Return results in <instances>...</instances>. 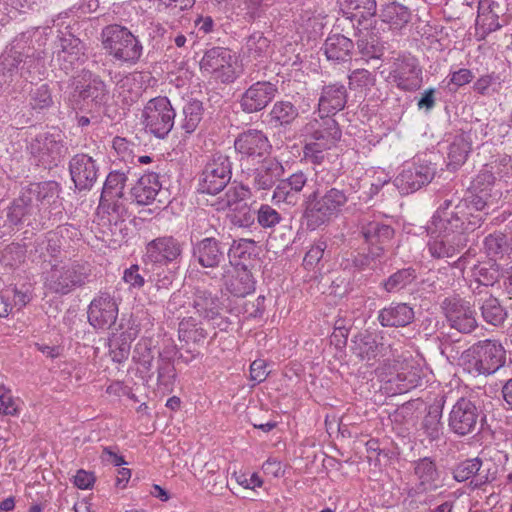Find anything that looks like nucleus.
Instances as JSON below:
<instances>
[{
    "label": "nucleus",
    "mask_w": 512,
    "mask_h": 512,
    "mask_svg": "<svg viewBox=\"0 0 512 512\" xmlns=\"http://www.w3.org/2000/svg\"><path fill=\"white\" fill-rule=\"evenodd\" d=\"M59 192V184L55 181L31 183L22 188L19 196L7 208V222L10 226H26L32 230L42 229L44 222L40 205L54 202Z\"/></svg>",
    "instance_id": "1"
},
{
    "label": "nucleus",
    "mask_w": 512,
    "mask_h": 512,
    "mask_svg": "<svg viewBox=\"0 0 512 512\" xmlns=\"http://www.w3.org/2000/svg\"><path fill=\"white\" fill-rule=\"evenodd\" d=\"M354 187H317L305 196L303 218L309 230H316L342 214L354 198Z\"/></svg>",
    "instance_id": "2"
},
{
    "label": "nucleus",
    "mask_w": 512,
    "mask_h": 512,
    "mask_svg": "<svg viewBox=\"0 0 512 512\" xmlns=\"http://www.w3.org/2000/svg\"><path fill=\"white\" fill-rule=\"evenodd\" d=\"M465 203H455L453 199H445L432 216L429 233L442 236H466L482 225L478 216L466 214Z\"/></svg>",
    "instance_id": "3"
},
{
    "label": "nucleus",
    "mask_w": 512,
    "mask_h": 512,
    "mask_svg": "<svg viewBox=\"0 0 512 512\" xmlns=\"http://www.w3.org/2000/svg\"><path fill=\"white\" fill-rule=\"evenodd\" d=\"M101 41L104 50L116 61L135 64L142 55L143 47L140 41L124 26H105L101 32Z\"/></svg>",
    "instance_id": "4"
},
{
    "label": "nucleus",
    "mask_w": 512,
    "mask_h": 512,
    "mask_svg": "<svg viewBox=\"0 0 512 512\" xmlns=\"http://www.w3.org/2000/svg\"><path fill=\"white\" fill-rule=\"evenodd\" d=\"M89 270L84 264L59 262L43 273L44 288L50 293L67 295L85 284Z\"/></svg>",
    "instance_id": "5"
},
{
    "label": "nucleus",
    "mask_w": 512,
    "mask_h": 512,
    "mask_svg": "<svg viewBox=\"0 0 512 512\" xmlns=\"http://www.w3.org/2000/svg\"><path fill=\"white\" fill-rule=\"evenodd\" d=\"M72 92L70 100L79 104L80 102H91L94 107H102L109 100V89L105 81L89 69H82L81 72L71 79Z\"/></svg>",
    "instance_id": "6"
},
{
    "label": "nucleus",
    "mask_w": 512,
    "mask_h": 512,
    "mask_svg": "<svg viewBox=\"0 0 512 512\" xmlns=\"http://www.w3.org/2000/svg\"><path fill=\"white\" fill-rule=\"evenodd\" d=\"M29 150L38 165L46 169L57 167L68 153L65 136L61 131L38 134L29 145Z\"/></svg>",
    "instance_id": "7"
},
{
    "label": "nucleus",
    "mask_w": 512,
    "mask_h": 512,
    "mask_svg": "<svg viewBox=\"0 0 512 512\" xmlns=\"http://www.w3.org/2000/svg\"><path fill=\"white\" fill-rule=\"evenodd\" d=\"M145 128L159 139H164L173 129L176 111L167 97L150 99L142 113Z\"/></svg>",
    "instance_id": "8"
},
{
    "label": "nucleus",
    "mask_w": 512,
    "mask_h": 512,
    "mask_svg": "<svg viewBox=\"0 0 512 512\" xmlns=\"http://www.w3.org/2000/svg\"><path fill=\"white\" fill-rule=\"evenodd\" d=\"M484 419L482 410L474 401L461 397L449 412L448 427L451 432L462 437L479 432Z\"/></svg>",
    "instance_id": "9"
},
{
    "label": "nucleus",
    "mask_w": 512,
    "mask_h": 512,
    "mask_svg": "<svg viewBox=\"0 0 512 512\" xmlns=\"http://www.w3.org/2000/svg\"><path fill=\"white\" fill-rule=\"evenodd\" d=\"M232 162L227 155L214 154L205 164L200 177L198 191L216 195L230 183Z\"/></svg>",
    "instance_id": "10"
},
{
    "label": "nucleus",
    "mask_w": 512,
    "mask_h": 512,
    "mask_svg": "<svg viewBox=\"0 0 512 512\" xmlns=\"http://www.w3.org/2000/svg\"><path fill=\"white\" fill-rule=\"evenodd\" d=\"M465 353L467 357H472L473 368L478 374L491 375L505 364V350L496 340L479 341Z\"/></svg>",
    "instance_id": "11"
},
{
    "label": "nucleus",
    "mask_w": 512,
    "mask_h": 512,
    "mask_svg": "<svg viewBox=\"0 0 512 512\" xmlns=\"http://www.w3.org/2000/svg\"><path fill=\"white\" fill-rule=\"evenodd\" d=\"M234 57L231 51L224 47H213L205 51L200 70L209 74L222 83H232L236 79Z\"/></svg>",
    "instance_id": "12"
},
{
    "label": "nucleus",
    "mask_w": 512,
    "mask_h": 512,
    "mask_svg": "<svg viewBox=\"0 0 512 512\" xmlns=\"http://www.w3.org/2000/svg\"><path fill=\"white\" fill-rule=\"evenodd\" d=\"M234 148L243 166L245 161H261L262 158L267 157L272 145L262 130L248 129L235 138Z\"/></svg>",
    "instance_id": "13"
},
{
    "label": "nucleus",
    "mask_w": 512,
    "mask_h": 512,
    "mask_svg": "<svg viewBox=\"0 0 512 512\" xmlns=\"http://www.w3.org/2000/svg\"><path fill=\"white\" fill-rule=\"evenodd\" d=\"M194 233L191 234L192 257L203 268H218L225 262L227 245L214 236H206L194 241Z\"/></svg>",
    "instance_id": "14"
},
{
    "label": "nucleus",
    "mask_w": 512,
    "mask_h": 512,
    "mask_svg": "<svg viewBox=\"0 0 512 512\" xmlns=\"http://www.w3.org/2000/svg\"><path fill=\"white\" fill-rule=\"evenodd\" d=\"M190 305L194 308L195 313L204 320L212 322L221 330L227 328L228 322L222 316L223 304L216 294L205 288L196 287Z\"/></svg>",
    "instance_id": "15"
},
{
    "label": "nucleus",
    "mask_w": 512,
    "mask_h": 512,
    "mask_svg": "<svg viewBox=\"0 0 512 512\" xmlns=\"http://www.w3.org/2000/svg\"><path fill=\"white\" fill-rule=\"evenodd\" d=\"M422 70L417 59L410 55H400L394 59L389 78L404 91H414L420 87Z\"/></svg>",
    "instance_id": "16"
},
{
    "label": "nucleus",
    "mask_w": 512,
    "mask_h": 512,
    "mask_svg": "<svg viewBox=\"0 0 512 512\" xmlns=\"http://www.w3.org/2000/svg\"><path fill=\"white\" fill-rule=\"evenodd\" d=\"M278 87L270 81H257L252 83L238 100L244 113L252 114L264 110L276 97Z\"/></svg>",
    "instance_id": "17"
},
{
    "label": "nucleus",
    "mask_w": 512,
    "mask_h": 512,
    "mask_svg": "<svg viewBox=\"0 0 512 512\" xmlns=\"http://www.w3.org/2000/svg\"><path fill=\"white\" fill-rule=\"evenodd\" d=\"M441 308L449 322L450 327L461 333H471L477 327L474 312L469 303L458 296L447 297L443 300Z\"/></svg>",
    "instance_id": "18"
},
{
    "label": "nucleus",
    "mask_w": 512,
    "mask_h": 512,
    "mask_svg": "<svg viewBox=\"0 0 512 512\" xmlns=\"http://www.w3.org/2000/svg\"><path fill=\"white\" fill-rule=\"evenodd\" d=\"M435 167L430 163H412L395 178L394 184L401 194H410L429 184L435 176Z\"/></svg>",
    "instance_id": "19"
},
{
    "label": "nucleus",
    "mask_w": 512,
    "mask_h": 512,
    "mask_svg": "<svg viewBox=\"0 0 512 512\" xmlns=\"http://www.w3.org/2000/svg\"><path fill=\"white\" fill-rule=\"evenodd\" d=\"M305 139L333 147L341 138V129L337 121L329 115L319 113L318 118L309 120L302 129Z\"/></svg>",
    "instance_id": "20"
},
{
    "label": "nucleus",
    "mask_w": 512,
    "mask_h": 512,
    "mask_svg": "<svg viewBox=\"0 0 512 512\" xmlns=\"http://www.w3.org/2000/svg\"><path fill=\"white\" fill-rule=\"evenodd\" d=\"M33 59L26 56L23 60L22 54L12 47L0 57V91H7L18 75L29 80V67Z\"/></svg>",
    "instance_id": "21"
},
{
    "label": "nucleus",
    "mask_w": 512,
    "mask_h": 512,
    "mask_svg": "<svg viewBox=\"0 0 512 512\" xmlns=\"http://www.w3.org/2000/svg\"><path fill=\"white\" fill-rule=\"evenodd\" d=\"M88 321L96 329H110L118 317V305L108 293L94 298L87 311Z\"/></svg>",
    "instance_id": "22"
},
{
    "label": "nucleus",
    "mask_w": 512,
    "mask_h": 512,
    "mask_svg": "<svg viewBox=\"0 0 512 512\" xmlns=\"http://www.w3.org/2000/svg\"><path fill=\"white\" fill-rule=\"evenodd\" d=\"M84 50L82 41L70 33L59 38L56 45V59L66 74L84 63L86 59Z\"/></svg>",
    "instance_id": "23"
},
{
    "label": "nucleus",
    "mask_w": 512,
    "mask_h": 512,
    "mask_svg": "<svg viewBox=\"0 0 512 512\" xmlns=\"http://www.w3.org/2000/svg\"><path fill=\"white\" fill-rule=\"evenodd\" d=\"M98 171L96 160L88 154L78 153L69 161L71 179L80 191L93 187L98 178Z\"/></svg>",
    "instance_id": "24"
},
{
    "label": "nucleus",
    "mask_w": 512,
    "mask_h": 512,
    "mask_svg": "<svg viewBox=\"0 0 512 512\" xmlns=\"http://www.w3.org/2000/svg\"><path fill=\"white\" fill-rule=\"evenodd\" d=\"M183 253L182 243L173 236H162L146 245V260L154 264H168L177 261Z\"/></svg>",
    "instance_id": "25"
},
{
    "label": "nucleus",
    "mask_w": 512,
    "mask_h": 512,
    "mask_svg": "<svg viewBox=\"0 0 512 512\" xmlns=\"http://www.w3.org/2000/svg\"><path fill=\"white\" fill-rule=\"evenodd\" d=\"M473 305L480 311L484 322L492 326H500L507 318V311L500 300L491 291L474 290Z\"/></svg>",
    "instance_id": "26"
},
{
    "label": "nucleus",
    "mask_w": 512,
    "mask_h": 512,
    "mask_svg": "<svg viewBox=\"0 0 512 512\" xmlns=\"http://www.w3.org/2000/svg\"><path fill=\"white\" fill-rule=\"evenodd\" d=\"M260 165L252 171V185L257 190H270L284 174L283 165L272 157L257 161Z\"/></svg>",
    "instance_id": "27"
},
{
    "label": "nucleus",
    "mask_w": 512,
    "mask_h": 512,
    "mask_svg": "<svg viewBox=\"0 0 512 512\" xmlns=\"http://www.w3.org/2000/svg\"><path fill=\"white\" fill-rule=\"evenodd\" d=\"M472 275L473 280L469 284L471 294H474V289L490 291L489 287L494 286L502 277V268L496 260H488L475 265Z\"/></svg>",
    "instance_id": "28"
},
{
    "label": "nucleus",
    "mask_w": 512,
    "mask_h": 512,
    "mask_svg": "<svg viewBox=\"0 0 512 512\" xmlns=\"http://www.w3.org/2000/svg\"><path fill=\"white\" fill-rule=\"evenodd\" d=\"M414 317V309L408 303L392 302L378 312L377 320L383 327H405Z\"/></svg>",
    "instance_id": "29"
},
{
    "label": "nucleus",
    "mask_w": 512,
    "mask_h": 512,
    "mask_svg": "<svg viewBox=\"0 0 512 512\" xmlns=\"http://www.w3.org/2000/svg\"><path fill=\"white\" fill-rule=\"evenodd\" d=\"M347 97V90L343 84L334 83L323 86L318 102L319 113L333 117L344 109Z\"/></svg>",
    "instance_id": "30"
},
{
    "label": "nucleus",
    "mask_w": 512,
    "mask_h": 512,
    "mask_svg": "<svg viewBox=\"0 0 512 512\" xmlns=\"http://www.w3.org/2000/svg\"><path fill=\"white\" fill-rule=\"evenodd\" d=\"M466 236H442L440 234L431 235L427 244L430 255L435 259L453 257L459 253L467 244Z\"/></svg>",
    "instance_id": "31"
},
{
    "label": "nucleus",
    "mask_w": 512,
    "mask_h": 512,
    "mask_svg": "<svg viewBox=\"0 0 512 512\" xmlns=\"http://www.w3.org/2000/svg\"><path fill=\"white\" fill-rule=\"evenodd\" d=\"M352 352L362 361L375 360L378 356H384L386 347L379 343L376 337L368 331L359 332L352 340Z\"/></svg>",
    "instance_id": "32"
},
{
    "label": "nucleus",
    "mask_w": 512,
    "mask_h": 512,
    "mask_svg": "<svg viewBox=\"0 0 512 512\" xmlns=\"http://www.w3.org/2000/svg\"><path fill=\"white\" fill-rule=\"evenodd\" d=\"M360 232L369 247L382 246L383 252L395 233L390 225L379 221L366 222L364 220H362Z\"/></svg>",
    "instance_id": "33"
},
{
    "label": "nucleus",
    "mask_w": 512,
    "mask_h": 512,
    "mask_svg": "<svg viewBox=\"0 0 512 512\" xmlns=\"http://www.w3.org/2000/svg\"><path fill=\"white\" fill-rule=\"evenodd\" d=\"M161 190L157 173L149 172L142 175L131 189L134 200L139 205H149Z\"/></svg>",
    "instance_id": "34"
},
{
    "label": "nucleus",
    "mask_w": 512,
    "mask_h": 512,
    "mask_svg": "<svg viewBox=\"0 0 512 512\" xmlns=\"http://www.w3.org/2000/svg\"><path fill=\"white\" fill-rule=\"evenodd\" d=\"M353 48L351 39L342 34H332L327 37L321 50L329 61L339 63L351 59Z\"/></svg>",
    "instance_id": "35"
},
{
    "label": "nucleus",
    "mask_w": 512,
    "mask_h": 512,
    "mask_svg": "<svg viewBox=\"0 0 512 512\" xmlns=\"http://www.w3.org/2000/svg\"><path fill=\"white\" fill-rule=\"evenodd\" d=\"M225 287L232 295L245 297L254 291L255 281L252 273L243 265L236 267L231 275L225 276Z\"/></svg>",
    "instance_id": "36"
},
{
    "label": "nucleus",
    "mask_w": 512,
    "mask_h": 512,
    "mask_svg": "<svg viewBox=\"0 0 512 512\" xmlns=\"http://www.w3.org/2000/svg\"><path fill=\"white\" fill-rule=\"evenodd\" d=\"M414 474L419 480L417 489L420 492L435 490L439 479V471L435 461L430 457H423L414 462Z\"/></svg>",
    "instance_id": "37"
},
{
    "label": "nucleus",
    "mask_w": 512,
    "mask_h": 512,
    "mask_svg": "<svg viewBox=\"0 0 512 512\" xmlns=\"http://www.w3.org/2000/svg\"><path fill=\"white\" fill-rule=\"evenodd\" d=\"M472 149L471 136L468 133H460L456 135L448 147V163L449 171H456L467 160Z\"/></svg>",
    "instance_id": "38"
},
{
    "label": "nucleus",
    "mask_w": 512,
    "mask_h": 512,
    "mask_svg": "<svg viewBox=\"0 0 512 512\" xmlns=\"http://www.w3.org/2000/svg\"><path fill=\"white\" fill-rule=\"evenodd\" d=\"M270 43L262 32H254L246 38L242 48L243 56L250 61L263 62L269 56Z\"/></svg>",
    "instance_id": "39"
},
{
    "label": "nucleus",
    "mask_w": 512,
    "mask_h": 512,
    "mask_svg": "<svg viewBox=\"0 0 512 512\" xmlns=\"http://www.w3.org/2000/svg\"><path fill=\"white\" fill-rule=\"evenodd\" d=\"M381 19L392 30H401L411 20V11L399 2H389L381 10Z\"/></svg>",
    "instance_id": "40"
},
{
    "label": "nucleus",
    "mask_w": 512,
    "mask_h": 512,
    "mask_svg": "<svg viewBox=\"0 0 512 512\" xmlns=\"http://www.w3.org/2000/svg\"><path fill=\"white\" fill-rule=\"evenodd\" d=\"M298 116V108L290 101H277L268 114V122L274 128H288L294 123Z\"/></svg>",
    "instance_id": "41"
},
{
    "label": "nucleus",
    "mask_w": 512,
    "mask_h": 512,
    "mask_svg": "<svg viewBox=\"0 0 512 512\" xmlns=\"http://www.w3.org/2000/svg\"><path fill=\"white\" fill-rule=\"evenodd\" d=\"M250 196V189L242 184H232L225 191L224 195L219 197L217 202L214 204L216 210L223 211L237 210L241 204L246 203Z\"/></svg>",
    "instance_id": "42"
},
{
    "label": "nucleus",
    "mask_w": 512,
    "mask_h": 512,
    "mask_svg": "<svg viewBox=\"0 0 512 512\" xmlns=\"http://www.w3.org/2000/svg\"><path fill=\"white\" fill-rule=\"evenodd\" d=\"M441 418L442 406L436 404L429 406L420 424V430L429 441H437L442 437L444 427Z\"/></svg>",
    "instance_id": "43"
},
{
    "label": "nucleus",
    "mask_w": 512,
    "mask_h": 512,
    "mask_svg": "<svg viewBox=\"0 0 512 512\" xmlns=\"http://www.w3.org/2000/svg\"><path fill=\"white\" fill-rule=\"evenodd\" d=\"M417 279L416 270L412 267L402 268L392 273L380 283V287L389 294L398 293L410 286Z\"/></svg>",
    "instance_id": "44"
},
{
    "label": "nucleus",
    "mask_w": 512,
    "mask_h": 512,
    "mask_svg": "<svg viewBox=\"0 0 512 512\" xmlns=\"http://www.w3.org/2000/svg\"><path fill=\"white\" fill-rule=\"evenodd\" d=\"M178 333L180 341L186 344H202L208 336L207 331L192 317L182 319Z\"/></svg>",
    "instance_id": "45"
},
{
    "label": "nucleus",
    "mask_w": 512,
    "mask_h": 512,
    "mask_svg": "<svg viewBox=\"0 0 512 512\" xmlns=\"http://www.w3.org/2000/svg\"><path fill=\"white\" fill-rule=\"evenodd\" d=\"M228 255L234 259H238L239 262L236 266L245 265L246 261L254 260L258 255V247L252 239H240L238 242L234 241L229 249H227Z\"/></svg>",
    "instance_id": "46"
},
{
    "label": "nucleus",
    "mask_w": 512,
    "mask_h": 512,
    "mask_svg": "<svg viewBox=\"0 0 512 512\" xmlns=\"http://www.w3.org/2000/svg\"><path fill=\"white\" fill-rule=\"evenodd\" d=\"M127 181V176L121 171H111L106 177L102 193H101V204H105V201L111 198H122L123 190Z\"/></svg>",
    "instance_id": "47"
},
{
    "label": "nucleus",
    "mask_w": 512,
    "mask_h": 512,
    "mask_svg": "<svg viewBox=\"0 0 512 512\" xmlns=\"http://www.w3.org/2000/svg\"><path fill=\"white\" fill-rule=\"evenodd\" d=\"M510 244L506 234L494 232L487 235L483 241V249L489 260L502 258L508 252Z\"/></svg>",
    "instance_id": "48"
},
{
    "label": "nucleus",
    "mask_w": 512,
    "mask_h": 512,
    "mask_svg": "<svg viewBox=\"0 0 512 512\" xmlns=\"http://www.w3.org/2000/svg\"><path fill=\"white\" fill-rule=\"evenodd\" d=\"M203 107L199 101L188 102L183 108V119L180 128L185 134H192L202 120Z\"/></svg>",
    "instance_id": "49"
},
{
    "label": "nucleus",
    "mask_w": 512,
    "mask_h": 512,
    "mask_svg": "<svg viewBox=\"0 0 512 512\" xmlns=\"http://www.w3.org/2000/svg\"><path fill=\"white\" fill-rule=\"evenodd\" d=\"M157 380L165 387L173 386L176 379V369L173 363L171 351L159 352Z\"/></svg>",
    "instance_id": "50"
},
{
    "label": "nucleus",
    "mask_w": 512,
    "mask_h": 512,
    "mask_svg": "<svg viewBox=\"0 0 512 512\" xmlns=\"http://www.w3.org/2000/svg\"><path fill=\"white\" fill-rule=\"evenodd\" d=\"M488 196V193L484 192L483 190L480 192V194H476L470 191L464 198L458 200V203H465L466 214L469 217H480L483 223L485 221V216L488 214L487 212H484L487 207Z\"/></svg>",
    "instance_id": "51"
},
{
    "label": "nucleus",
    "mask_w": 512,
    "mask_h": 512,
    "mask_svg": "<svg viewBox=\"0 0 512 512\" xmlns=\"http://www.w3.org/2000/svg\"><path fill=\"white\" fill-rule=\"evenodd\" d=\"M421 382V376L417 368L403 369L389 380L395 386V393H406L417 387Z\"/></svg>",
    "instance_id": "52"
},
{
    "label": "nucleus",
    "mask_w": 512,
    "mask_h": 512,
    "mask_svg": "<svg viewBox=\"0 0 512 512\" xmlns=\"http://www.w3.org/2000/svg\"><path fill=\"white\" fill-rule=\"evenodd\" d=\"M132 359L145 370L150 371L154 359L153 344L151 339H140L133 350Z\"/></svg>",
    "instance_id": "53"
},
{
    "label": "nucleus",
    "mask_w": 512,
    "mask_h": 512,
    "mask_svg": "<svg viewBox=\"0 0 512 512\" xmlns=\"http://www.w3.org/2000/svg\"><path fill=\"white\" fill-rule=\"evenodd\" d=\"M486 170L493 179L508 178L512 175V157L509 155H498L492 162L486 164Z\"/></svg>",
    "instance_id": "54"
},
{
    "label": "nucleus",
    "mask_w": 512,
    "mask_h": 512,
    "mask_svg": "<svg viewBox=\"0 0 512 512\" xmlns=\"http://www.w3.org/2000/svg\"><path fill=\"white\" fill-rule=\"evenodd\" d=\"M351 90H364L372 87L376 82L375 75L367 69H355L348 75Z\"/></svg>",
    "instance_id": "55"
},
{
    "label": "nucleus",
    "mask_w": 512,
    "mask_h": 512,
    "mask_svg": "<svg viewBox=\"0 0 512 512\" xmlns=\"http://www.w3.org/2000/svg\"><path fill=\"white\" fill-rule=\"evenodd\" d=\"M482 460L478 457L466 459L453 469V478L457 482H464L480 471Z\"/></svg>",
    "instance_id": "56"
},
{
    "label": "nucleus",
    "mask_w": 512,
    "mask_h": 512,
    "mask_svg": "<svg viewBox=\"0 0 512 512\" xmlns=\"http://www.w3.org/2000/svg\"><path fill=\"white\" fill-rule=\"evenodd\" d=\"M357 47L364 57L370 59H380L384 52V46L374 35L359 39Z\"/></svg>",
    "instance_id": "57"
},
{
    "label": "nucleus",
    "mask_w": 512,
    "mask_h": 512,
    "mask_svg": "<svg viewBox=\"0 0 512 512\" xmlns=\"http://www.w3.org/2000/svg\"><path fill=\"white\" fill-rule=\"evenodd\" d=\"M383 255L382 246L369 247L367 253L355 257L354 264L362 270L366 268L373 270L378 266V262Z\"/></svg>",
    "instance_id": "58"
},
{
    "label": "nucleus",
    "mask_w": 512,
    "mask_h": 512,
    "mask_svg": "<svg viewBox=\"0 0 512 512\" xmlns=\"http://www.w3.org/2000/svg\"><path fill=\"white\" fill-rule=\"evenodd\" d=\"M30 104L33 109H45L53 104L51 91L47 84H41L30 91Z\"/></svg>",
    "instance_id": "59"
},
{
    "label": "nucleus",
    "mask_w": 512,
    "mask_h": 512,
    "mask_svg": "<svg viewBox=\"0 0 512 512\" xmlns=\"http://www.w3.org/2000/svg\"><path fill=\"white\" fill-rule=\"evenodd\" d=\"M330 148V146H324L319 142L305 139L303 155L306 161L319 165L325 159V151Z\"/></svg>",
    "instance_id": "60"
},
{
    "label": "nucleus",
    "mask_w": 512,
    "mask_h": 512,
    "mask_svg": "<svg viewBox=\"0 0 512 512\" xmlns=\"http://www.w3.org/2000/svg\"><path fill=\"white\" fill-rule=\"evenodd\" d=\"M503 81L500 73L491 72L478 78L473 84V90L480 95H488L490 87L493 90L501 88Z\"/></svg>",
    "instance_id": "61"
},
{
    "label": "nucleus",
    "mask_w": 512,
    "mask_h": 512,
    "mask_svg": "<svg viewBox=\"0 0 512 512\" xmlns=\"http://www.w3.org/2000/svg\"><path fill=\"white\" fill-rule=\"evenodd\" d=\"M110 356L115 363H122L128 359L131 349V344L126 337L121 335L110 342Z\"/></svg>",
    "instance_id": "62"
},
{
    "label": "nucleus",
    "mask_w": 512,
    "mask_h": 512,
    "mask_svg": "<svg viewBox=\"0 0 512 512\" xmlns=\"http://www.w3.org/2000/svg\"><path fill=\"white\" fill-rule=\"evenodd\" d=\"M230 222L238 227H249L254 223V212L251 210L248 203L241 204L237 210H232L228 213Z\"/></svg>",
    "instance_id": "63"
},
{
    "label": "nucleus",
    "mask_w": 512,
    "mask_h": 512,
    "mask_svg": "<svg viewBox=\"0 0 512 512\" xmlns=\"http://www.w3.org/2000/svg\"><path fill=\"white\" fill-rule=\"evenodd\" d=\"M282 220L280 213L270 205L262 204L257 212V222L264 228H273Z\"/></svg>",
    "instance_id": "64"
}]
</instances>
